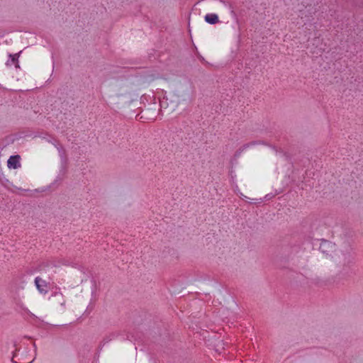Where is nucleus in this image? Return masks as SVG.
<instances>
[{"mask_svg": "<svg viewBox=\"0 0 363 363\" xmlns=\"http://www.w3.org/2000/svg\"><path fill=\"white\" fill-rule=\"evenodd\" d=\"M14 357H15V355H13V356L11 361H12L13 363H16V362H15V360H14Z\"/></svg>", "mask_w": 363, "mask_h": 363, "instance_id": "0eeeda50", "label": "nucleus"}, {"mask_svg": "<svg viewBox=\"0 0 363 363\" xmlns=\"http://www.w3.org/2000/svg\"><path fill=\"white\" fill-rule=\"evenodd\" d=\"M7 166L9 168L17 169L21 167L20 156L13 155L9 157L7 161Z\"/></svg>", "mask_w": 363, "mask_h": 363, "instance_id": "f03ea898", "label": "nucleus"}, {"mask_svg": "<svg viewBox=\"0 0 363 363\" xmlns=\"http://www.w3.org/2000/svg\"><path fill=\"white\" fill-rule=\"evenodd\" d=\"M257 144V142L256 141H253V142H251V143H246V144H244L243 145H242L236 152V155H238L240 154H241L244 150H245L247 148L250 147V146L252 145H255Z\"/></svg>", "mask_w": 363, "mask_h": 363, "instance_id": "39448f33", "label": "nucleus"}, {"mask_svg": "<svg viewBox=\"0 0 363 363\" xmlns=\"http://www.w3.org/2000/svg\"><path fill=\"white\" fill-rule=\"evenodd\" d=\"M18 54L16 55H9V60L6 62V65L7 66H11L12 65H14L16 67H19L18 65Z\"/></svg>", "mask_w": 363, "mask_h": 363, "instance_id": "20e7f679", "label": "nucleus"}, {"mask_svg": "<svg viewBox=\"0 0 363 363\" xmlns=\"http://www.w3.org/2000/svg\"><path fill=\"white\" fill-rule=\"evenodd\" d=\"M205 21L210 24H216L219 22L218 16L215 13H208L205 16Z\"/></svg>", "mask_w": 363, "mask_h": 363, "instance_id": "7ed1b4c3", "label": "nucleus"}, {"mask_svg": "<svg viewBox=\"0 0 363 363\" xmlns=\"http://www.w3.org/2000/svg\"><path fill=\"white\" fill-rule=\"evenodd\" d=\"M110 340H111V339L104 338V339L103 340V342H104V343L105 344L106 342H108Z\"/></svg>", "mask_w": 363, "mask_h": 363, "instance_id": "423d86ee", "label": "nucleus"}, {"mask_svg": "<svg viewBox=\"0 0 363 363\" xmlns=\"http://www.w3.org/2000/svg\"><path fill=\"white\" fill-rule=\"evenodd\" d=\"M35 284L38 291L42 294L48 293V283L39 277H35Z\"/></svg>", "mask_w": 363, "mask_h": 363, "instance_id": "f257e3e1", "label": "nucleus"}]
</instances>
